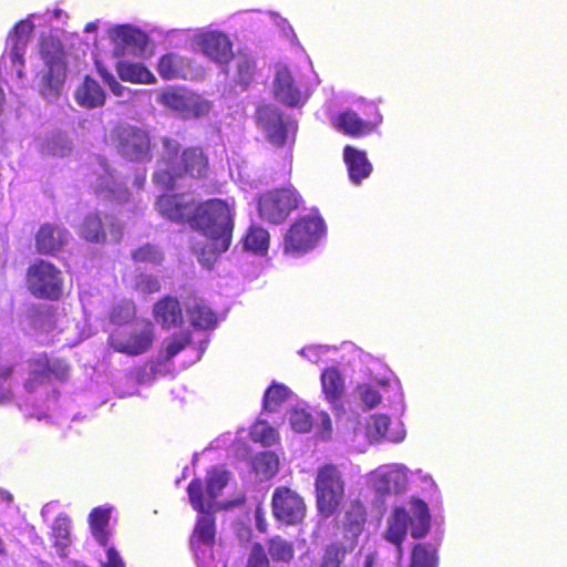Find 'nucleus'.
<instances>
[{
	"label": "nucleus",
	"mask_w": 567,
	"mask_h": 567,
	"mask_svg": "<svg viewBox=\"0 0 567 567\" xmlns=\"http://www.w3.org/2000/svg\"><path fill=\"white\" fill-rule=\"evenodd\" d=\"M194 227L210 240L215 256L227 251L234 230V208L226 200L210 198L197 205Z\"/></svg>",
	"instance_id": "1"
},
{
	"label": "nucleus",
	"mask_w": 567,
	"mask_h": 567,
	"mask_svg": "<svg viewBox=\"0 0 567 567\" xmlns=\"http://www.w3.org/2000/svg\"><path fill=\"white\" fill-rule=\"evenodd\" d=\"M210 173L212 165L207 150L200 145H190L181 151L176 164L157 168L153 174V182L156 186L168 190L176 186L177 179L205 181Z\"/></svg>",
	"instance_id": "2"
},
{
	"label": "nucleus",
	"mask_w": 567,
	"mask_h": 567,
	"mask_svg": "<svg viewBox=\"0 0 567 567\" xmlns=\"http://www.w3.org/2000/svg\"><path fill=\"white\" fill-rule=\"evenodd\" d=\"M413 519L409 512L403 507H395L388 519V527L384 538L396 546L398 557L403 556V542L411 526V536L415 539L423 538L431 529V515L427 504L420 499L411 501Z\"/></svg>",
	"instance_id": "3"
},
{
	"label": "nucleus",
	"mask_w": 567,
	"mask_h": 567,
	"mask_svg": "<svg viewBox=\"0 0 567 567\" xmlns=\"http://www.w3.org/2000/svg\"><path fill=\"white\" fill-rule=\"evenodd\" d=\"M109 143L124 159L133 163L151 162L153 144L150 132L132 124H116L109 133Z\"/></svg>",
	"instance_id": "4"
},
{
	"label": "nucleus",
	"mask_w": 567,
	"mask_h": 567,
	"mask_svg": "<svg viewBox=\"0 0 567 567\" xmlns=\"http://www.w3.org/2000/svg\"><path fill=\"white\" fill-rule=\"evenodd\" d=\"M315 492L321 516L328 518L339 511L344 497V481L337 465L324 464L318 468Z\"/></svg>",
	"instance_id": "5"
},
{
	"label": "nucleus",
	"mask_w": 567,
	"mask_h": 567,
	"mask_svg": "<svg viewBox=\"0 0 567 567\" xmlns=\"http://www.w3.org/2000/svg\"><path fill=\"white\" fill-rule=\"evenodd\" d=\"M25 284L29 292L38 299L56 301L63 296L61 269L44 259H37L28 267Z\"/></svg>",
	"instance_id": "6"
},
{
	"label": "nucleus",
	"mask_w": 567,
	"mask_h": 567,
	"mask_svg": "<svg viewBox=\"0 0 567 567\" xmlns=\"http://www.w3.org/2000/svg\"><path fill=\"white\" fill-rule=\"evenodd\" d=\"M326 226L318 213L299 216L284 236V251L288 255H303L313 249L324 234Z\"/></svg>",
	"instance_id": "7"
},
{
	"label": "nucleus",
	"mask_w": 567,
	"mask_h": 567,
	"mask_svg": "<svg viewBox=\"0 0 567 567\" xmlns=\"http://www.w3.org/2000/svg\"><path fill=\"white\" fill-rule=\"evenodd\" d=\"M187 493L193 508L200 513L189 539L192 549L198 556L199 551L204 549H212L215 545V517L213 514L206 512L204 486L200 478H194L189 482Z\"/></svg>",
	"instance_id": "8"
},
{
	"label": "nucleus",
	"mask_w": 567,
	"mask_h": 567,
	"mask_svg": "<svg viewBox=\"0 0 567 567\" xmlns=\"http://www.w3.org/2000/svg\"><path fill=\"white\" fill-rule=\"evenodd\" d=\"M301 197L296 188L281 187L261 193L257 199L259 218L269 225L284 224L298 209Z\"/></svg>",
	"instance_id": "9"
},
{
	"label": "nucleus",
	"mask_w": 567,
	"mask_h": 567,
	"mask_svg": "<svg viewBox=\"0 0 567 567\" xmlns=\"http://www.w3.org/2000/svg\"><path fill=\"white\" fill-rule=\"evenodd\" d=\"M154 340V324L150 320H141L126 330L112 332L107 342L115 352L137 357L146 353L153 347Z\"/></svg>",
	"instance_id": "10"
},
{
	"label": "nucleus",
	"mask_w": 567,
	"mask_h": 567,
	"mask_svg": "<svg viewBox=\"0 0 567 567\" xmlns=\"http://www.w3.org/2000/svg\"><path fill=\"white\" fill-rule=\"evenodd\" d=\"M28 377L23 388L28 393H34L49 385L52 380L65 381L69 375V365L63 359L42 354L28 360Z\"/></svg>",
	"instance_id": "11"
},
{
	"label": "nucleus",
	"mask_w": 567,
	"mask_h": 567,
	"mask_svg": "<svg viewBox=\"0 0 567 567\" xmlns=\"http://www.w3.org/2000/svg\"><path fill=\"white\" fill-rule=\"evenodd\" d=\"M271 512L278 522L293 526L302 523L307 506L305 499L296 491L287 486H278L272 493Z\"/></svg>",
	"instance_id": "12"
},
{
	"label": "nucleus",
	"mask_w": 567,
	"mask_h": 567,
	"mask_svg": "<svg viewBox=\"0 0 567 567\" xmlns=\"http://www.w3.org/2000/svg\"><path fill=\"white\" fill-rule=\"evenodd\" d=\"M106 229L116 240L121 238L122 227L115 216L91 213L82 220L79 236L92 244H104L107 239Z\"/></svg>",
	"instance_id": "13"
},
{
	"label": "nucleus",
	"mask_w": 567,
	"mask_h": 567,
	"mask_svg": "<svg viewBox=\"0 0 567 567\" xmlns=\"http://www.w3.org/2000/svg\"><path fill=\"white\" fill-rule=\"evenodd\" d=\"M71 234L53 223L42 224L34 235V247L39 255L56 257L70 244Z\"/></svg>",
	"instance_id": "14"
},
{
	"label": "nucleus",
	"mask_w": 567,
	"mask_h": 567,
	"mask_svg": "<svg viewBox=\"0 0 567 567\" xmlns=\"http://www.w3.org/2000/svg\"><path fill=\"white\" fill-rule=\"evenodd\" d=\"M258 126L266 133L267 140L275 146L281 147L287 142L288 127L284 114L274 105L262 104L256 114Z\"/></svg>",
	"instance_id": "15"
},
{
	"label": "nucleus",
	"mask_w": 567,
	"mask_h": 567,
	"mask_svg": "<svg viewBox=\"0 0 567 567\" xmlns=\"http://www.w3.org/2000/svg\"><path fill=\"white\" fill-rule=\"evenodd\" d=\"M156 205L161 215L173 221H195L198 204L193 199L187 200L183 194L161 195Z\"/></svg>",
	"instance_id": "16"
},
{
	"label": "nucleus",
	"mask_w": 567,
	"mask_h": 567,
	"mask_svg": "<svg viewBox=\"0 0 567 567\" xmlns=\"http://www.w3.org/2000/svg\"><path fill=\"white\" fill-rule=\"evenodd\" d=\"M68 64H44V69L38 73L39 92L47 100L60 96L66 80Z\"/></svg>",
	"instance_id": "17"
},
{
	"label": "nucleus",
	"mask_w": 567,
	"mask_h": 567,
	"mask_svg": "<svg viewBox=\"0 0 567 567\" xmlns=\"http://www.w3.org/2000/svg\"><path fill=\"white\" fill-rule=\"evenodd\" d=\"M198 44L204 54L216 63H228L234 55L229 38L221 32L210 31L202 34Z\"/></svg>",
	"instance_id": "18"
},
{
	"label": "nucleus",
	"mask_w": 567,
	"mask_h": 567,
	"mask_svg": "<svg viewBox=\"0 0 567 567\" xmlns=\"http://www.w3.org/2000/svg\"><path fill=\"white\" fill-rule=\"evenodd\" d=\"M380 121L381 116L373 122L361 118L353 110H346L334 117L333 125L344 135L358 138L371 134Z\"/></svg>",
	"instance_id": "19"
},
{
	"label": "nucleus",
	"mask_w": 567,
	"mask_h": 567,
	"mask_svg": "<svg viewBox=\"0 0 567 567\" xmlns=\"http://www.w3.org/2000/svg\"><path fill=\"white\" fill-rule=\"evenodd\" d=\"M372 486L381 497L399 494L405 489V474L395 467L379 468L372 474Z\"/></svg>",
	"instance_id": "20"
},
{
	"label": "nucleus",
	"mask_w": 567,
	"mask_h": 567,
	"mask_svg": "<svg viewBox=\"0 0 567 567\" xmlns=\"http://www.w3.org/2000/svg\"><path fill=\"white\" fill-rule=\"evenodd\" d=\"M34 24L30 20H20L9 33L10 60L13 65H24V53L32 37Z\"/></svg>",
	"instance_id": "21"
},
{
	"label": "nucleus",
	"mask_w": 567,
	"mask_h": 567,
	"mask_svg": "<svg viewBox=\"0 0 567 567\" xmlns=\"http://www.w3.org/2000/svg\"><path fill=\"white\" fill-rule=\"evenodd\" d=\"M153 317L164 329L179 327L184 322L181 303L172 296H165L154 305Z\"/></svg>",
	"instance_id": "22"
},
{
	"label": "nucleus",
	"mask_w": 567,
	"mask_h": 567,
	"mask_svg": "<svg viewBox=\"0 0 567 567\" xmlns=\"http://www.w3.org/2000/svg\"><path fill=\"white\" fill-rule=\"evenodd\" d=\"M275 96L288 106H297L302 99L301 91L296 85L292 74L288 68H280L274 81Z\"/></svg>",
	"instance_id": "23"
},
{
	"label": "nucleus",
	"mask_w": 567,
	"mask_h": 567,
	"mask_svg": "<svg viewBox=\"0 0 567 567\" xmlns=\"http://www.w3.org/2000/svg\"><path fill=\"white\" fill-rule=\"evenodd\" d=\"M343 161L346 163L349 178L354 184H360L368 178L372 172V165L364 152L347 145L343 148Z\"/></svg>",
	"instance_id": "24"
},
{
	"label": "nucleus",
	"mask_w": 567,
	"mask_h": 567,
	"mask_svg": "<svg viewBox=\"0 0 567 567\" xmlns=\"http://www.w3.org/2000/svg\"><path fill=\"white\" fill-rule=\"evenodd\" d=\"M190 61L175 52L162 55L157 63V72L163 80L187 79Z\"/></svg>",
	"instance_id": "25"
},
{
	"label": "nucleus",
	"mask_w": 567,
	"mask_h": 567,
	"mask_svg": "<svg viewBox=\"0 0 567 567\" xmlns=\"http://www.w3.org/2000/svg\"><path fill=\"white\" fill-rule=\"evenodd\" d=\"M74 99L82 107L95 109L105 103V92L95 79L86 75L76 87Z\"/></svg>",
	"instance_id": "26"
},
{
	"label": "nucleus",
	"mask_w": 567,
	"mask_h": 567,
	"mask_svg": "<svg viewBox=\"0 0 567 567\" xmlns=\"http://www.w3.org/2000/svg\"><path fill=\"white\" fill-rule=\"evenodd\" d=\"M228 481V472L220 466H215L207 471L206 483L205 485L203 484L205 507H213L221 491L227 486Z\"/></svg>",
	"instance_id": "27"
},
{
	"label": "nucleus",
	"mask_w": 567,
	"mask_h": 567,
	"mask_svg": "<svg viewBox=\"0 0 567 567\" xmlns=\"http://www.w3.org/2000/svg\"><path fill=\"white\" fill-rule=\"evenodd\" d=\"M322 390L326 399L334 406L342 408L344 382L337 368H328L321 374Z\"/></svg>",
	"instance_id": "28"
},
{
	"label": "nucleus",
	"mask_w": 567,
	"mask_h": 567,
	"mask_svg": "<svg viewBox=\"0 0 567 567\" xmlns=\"http://www.w3.org/2000/svg\"><path fill=\"white\" fill-rule=\"evenodd\" d=\"M187 313L193 327L197 329H212L217 323V316L203 300L194 298L187 303Z\"/></svg>",
	"instance_id": "29"
},
{
	"label": "nucleus",
	"mask_w": 567,
	"mask_h": 567,
	"mask_svg": "<svg viewBox=\"0 0 567 567\" xmlns=\"http://www.w3.org/2000/svg\"><path fill=\"white\" fill-rule=\"evenodd\" d=\"M116 73L122 81L141 84H153L154 74L142 63L121 61L116 64Z\"/></svg>",
	"instance_id": "30"
},
{
	"label": "nucleus",
	"mask_w": 567,
	"mask_h": 567,
	"mask_svg": "<svg viewBox=\"0 0 567 567\" xmlns=\"http://www.w3.org/2000/svg\"><path fill=\"white\" fill-rule=\"evenodd\" d=\"M71 520L65 515H59L54 518L51 527V538L53 547L60 557L68 556V548L71 539Z\"/></svg>",
	"instance_id": "31"
},
{
	"label": "nucleus",
	"mask_w": 567,
	"mask_h": 567,
	"mask_svg": "<svg viewBox=\"0 0 567 567\" xmlns=\"http://www.w3.org/2000/svg\"><path fill=\"white\" fill-rule=\"evenodd\" d=\"M110 34L112 41L123 48L143 49L146 44L145 33L128 24L114 27Z\"/></svg>",
	"instance_id": "32"
},
{
	"label": "nucleus",
	"mask_w": 567,
	"mask_h": 567,
	"mask_svg": "<svg viewBox=\"0 0 567 567\" xmlns=\"http://www.w3.org/2000/svg\"><path fill=\"white\" fill-rule=\"evenodd\" d=\"M391 420L385 414H373L369 419L367 425V434L373 441H380L382 439L390 442H400L404 437V433L390 434L389 427Z\"/></svg>",
	"instance_id": "33"
},
{
	"label": "nucleus",
	"mask_w": 567,
	"mask_h": 567,
	"mask_svg": "<svg viewBox=\"0 0 567 567\" xmlns=\"http://www.w3.org/2000/svg\"><path fill=\"white\" fill-rule=\"evenodd\" d=\"M39 52L43 64L66 63L63 44L59 38L52 34L42 37Z\"/></svg>",
	"instance_id": "34"
},
{
	"label": "nucleus",
	"mask_w": 567,
	"mask_h": 567,
	"mask_svg": "<svg viewBox=\"0 0 567 567\" xmlns=\"http://www.w3.org/2000/svg\"><path fill=\"white\" fill-rule=\"evenodd\" d=\"M109 522L110 509L107 508L95 507L89 515L91 533L101 546H106L110 539Z\"/></svg>",
	"instance_id": "35"
},
{
	"label": "nucleus",
	"mask_w": 567,
	"mask_h": 567,
	"mask_svg": "<svg viewBox=\"0 0 567 567\" xmlns=\"http://www.w3.org/2000/svg\"><path fill=\"white\" fill-rule=\"evenodd\" d=\"M437 547L432 543H416L411 550L409 567H439Z\"/></svg>",
	"instance_id": "36"
},
{
	"label": "nucleus",
	"mask_w": 567,
	"mask_h": 567,
	"mask_svg": "<svg viewBox=\"0 0 567 567\" xmlns=\"http://www.w3.org/2000/svg\"><path fill=\"white\" fill-rule=\"evenodd\" d=\"M280 468L279 457L275 452L265 451L252 458V470L261 480L272 478Z\"/></svg>",
	"instance_id": "37"
},
{
	"label": "nucleus",
	"mask_w": 567,
	"mask_h": 567,
	"mask_svg": "<svg viewBox=\"0 0 567 567\" xmlns=\"http://www.w3.org/2000/svg\"><path fill=\"white\" fill-rule=\"evenodd\" d=\"M269 233L265 228L260 226H251L244 237L243 243L246 250L265 255L269 248Z\"/></svg>",
	"instance_id": "38"
},
{
	"label": "nucleus",
	"mask_w": 567,
	"mask_h": 567,
	"mask_svg": "<svg viewBox=\"0 0 567 567\" xmlns=\"http://www.w3.org/2000/svg\"><path fill=\"white\" fill-rule=\"evenodd\" d=\"M268 553L274 561L290 563L295 557V545L279 535L267 540Z\"/></svg>",
	"instance_id": "39"
},
{
	"label": "nucleus",
	"mask_w": 567,
	"mask_h": 567,
	"mask_svg": "<svg viewBox=\"0 0 567 567\" xmlns=\"http://www.w3.org/2000/svg\"><path fill=\"white\" fill-rule=\"evenodd\" d=\"M159 103L174 111H186L190 107V97L182 89H168L161 93Z\"/></svg>",
	"instance_id": "40"
},
{
	"label": "nucleus",
	"mask_w": 567,
	"mask_h": 567,
	"mask_svg": "<svg viewBox=\"0 0 567 567\" xmlns=\"http://www.w3.org/2000/svg\"><path fill=\"white\" fill-rule=\"evenodd\" d=\"M347 549L341 543H331L323 547L319 567H341Z\"/></svg>",
	"instance_id": "41"
},
{
	"label": "nucleus",
	"mask_w": 567,
	"mask_h": 567,
	"mask_svg": "<svg viewBox=\"0 0 567 567\" xmlns=\"http://www.w3.org/2000/svg\"><path fill=\"white\" fill-rule=\"evenodd\" d=\"M365 508L360 502H354L347 509L344 526L352 534H359L365 523Z\"/></svg>",
	"instance_id": "42"
},
{
	"label": "nucleus",
	"mask_w": 567,
	"mask_h": 567,
	"mask_svg": "<svg viewBox=\"0 0 567 567\" xmlns=\"http://www.w3.org/2000/svg\"><path fill=\"white\" fill-rule=\"evenodd\" d=\"M251 440L264 446H271L279 441L278 432L267 422H257L250 432Z\"/></svg>",
	"instance_id": "43"
},
{
	"label": "nucleus",
	"mask_w": 567,
	"mask_h": 567,
	"mask_svg": "<svg viewBox=\"0 0 567 567\" xmlns=\"http://www.w3.org/2000/svg\"><path fill=\"white\" fill-rule=\"evenodd\" d=\"M131 257L135 262H150L159 265L164 255L162 250L152 244H145L131 252Z\"/></svg>",
	"instance_id": "44"
},
{
	"label": "nucleus",
	"mask_w": 567,
	"mask_h": 567,
	"mask_svg": "<svg viewBox=\"0 0 567 567\" xmlns=\"http://www.w3.org/2000/svg\"><path fill=\"white\" fill-rule=\"evenodd\" d=\"M192 342L189 332L175 333L166 340L165 344V360H171L179 352H182Z\"/></svg>",
	"instance_id": "45"
},
{
	"label": "nucleus",
	"mask_w": 567,
	"mask_h": 567,
	"mask_svg": "<svg viewBox=\"0 0 567 567\" xmlns=\"http://www.w3.org/2000/svg\"><path fill=\"white\" fill-rule=\"evenodd\" d=\"M289 396V389L284 384L270 385L264 395V408L274 411Z\"/></svg>",
	"instance_id": "46"
},
{
	"label": "nucleus",
	"mask_w": 567,
	"mask_h": 567,
	"mask_svg": "<svg viewBox=\"0 0 567 567\" xmlns=\"http://www.w3.org/2000/svg\"><path fill=\"white\" fill-rule=\"evenodd\" d=\"M291 427L298 433H307L312 427V417L303 409H293L289 415Z\"/></svg>",
	"instance_id": "47"
},
{
	"label": "nucleus",
	"mask_w": 567,
	"mask_h": 567,
	"mask_svg": "<svg viewBox=\"0 0 567 567\" xmlns=\"http://www.w3.org/2000/svg\"><path fill=\"white\" fill-rule=\"evenodd\" d=\"M134 316V306L130 301H124L112 307L110 311V321L113 324H124Z\"/></svg>",
	"instance_id": "48"
},
{
	"label": "nucleus",
	"mask_w": 567,
	"mask_h": 567,
	"mask_svg": "<svg viewBox=\"0 0 567 567\" xmlns=\"http://www.w3.org/2000/svg\"><path fill=\"white\" fill-rule=\"evenodd\" d=\"M236 71L237 81L246 87L252 80L255 62L246 55L238 56L236 58Z\"/></svg>",
	"instance_id": "49"
},
{
	"label": "nucleus",
	"mask_w": 567,
	"mask_h": 567,
	"mask_svg": "<svg viewBox=\"0 0 567 567\" xmlns=\"http://www.w3.org/2000/svg\"><path fill=\"white\" fill-rule=\"evenodd\" d=\"M245 567H270V560L261 543L252 544Z\"/></svg>",
	"instance_id": "50"
},
{
	"label": "nucleus",
	"mask_w": 567,
	"mask_h": 567,
	"mask_svg": "<svg viewBox=\"0 0 567 567\" xmlns=\"http://www.w3.org/2000/svg\"><path fill=\"white\" fill-rule=\"evenodd\" d=\"M360 399L367 410L377 408L382 400L380 392L370 384L358 385Z\"/></svg>",
	"instance_id": "51"
},
{
	"label": "nucleus",
	"mask_w": 567,
	"mask_h": 567,
	"mask_svg": "<svg viewBox=\"0 0 567 567\" xmlns=\"http://www.w3.org/2000/svg\"><path fill=\"white\" fill-rule=\"evenodd\" d=\"M135 287L143 295H152L161 290V282L154 276L141 275L137 277Z\"/></svg>",
	"instance_id": "52"
},
{
	"label": "nucleus",
	"mask_w": 567,
	"mask_h": 567,
	"mask_svg": "<svg viewBox=\"0 0 567 567\" xmlns=\"http://www.w3.org/2000/svg\"><path fill=\"white\" fill-rule=\"evenodd\" d=\"M162 146L164 148V155L162 161H165L166 164H169L172 157L176 156L179 153V143L169 136H163L161 138Z\"/></svg>",
	"instance_id": "53"
},
{
	"label": "nucleus",
	"mask_w": 567,
	"mask_h": 567,
	"mask_svg": "<svg viewBox=\"0 0 567 567\" xmlns=\"http://www.w3.org/2000/svg\"><path fill=\"white\" fill-rule=\"evenodd\" d=\"M106 556L107 561L104 564V567H125L123 559L113 547L107 548Z\"/></svg>",
	"instance_id": "54"
},
{
	"label": "nucleus",
	"mask_w": 567,
	"mask_h": 567,
	"mask_svg": "<svg viewBox=\"0 0 567 567\" xmlns=\"http://www.w3.org/2000/svg\"><path fill=\"white\" fill-rule=\"evenodd\" d=\"M236 535L240 544L246 545L251 540L252 529L247 526H240L237 528Z\"/></svg>",
	"instance_id": "55"
},
{
	"label": "nucleus",
	"mask_w": 567,
	"mask_h": 567,
	"mask_svg": "<svg viewBox=\"0 0 567 567\" xmlns=\"http://www.w3.org/2000/svg\"><path fill=\"white\" fill-rule=\"evenodd\" d=\"M109 80L111 81L109 84L110 90L116 96H122L124 94L125 87L114 76H109Z\"/></svg>",
	"instance_id": "56"
},
{
	"label": "nucleus",
	"mask_w": 567,
	"mask_h": 567,
	"mask_svg": "<svg viewBox=\"0 0 567 567\" xmlns=\"http://www.w3.org/2000/svg\"><path fill=\"white\" fill-rule=\"evenodd\" d=\"M256 518H257V528H258V530L261 532V533L266 532V525H265L262 518L260 517L258 511L256 513Z\"/></svg>",
	"instance_id": "57"
},
{
	"label": "nucleus",
	"mask_w": 567,
	"mask_h": 567,
	"mask_svg": "<svg viewBox=\"0 0 567 567\" xmlns=\"http://www.w3.org/2000/svg\"><path fill=\"white\" fill-rule=\"evenodd\" d=\"M99 73L100 75L102 76L103 81L109 85L110 84V80H109V76H113L110 72H107L105 69H99Z\"/></svg>",
	"instance_id": "58"
},
{
	"label": "nucleus",
	"mask_w": 567,
	"mask_h": 567,
	"mask_svg": "<svg viewBox=\"0 0 567 567\" xmlns=\"http://www.w3.org/2000/svg\"><path fill=\"white\" fill-rule=\"evenodd\" d=\"M363 567H374V556H373V554H369L367 556Z\"/></svg>",
	"instance_id": "59"
},
{
	"label": "nucleus",
	"mask_w": 567,
	"mask_h": 567,
	"mask_svg": "<svg viewBox=\"0 0 567 567\" xmlns=\"http://www.w3.org/2000/svg\"><path fill=\"white\" fill-rule=\"evenodd\" d=\"M0 494H1V497H2L4 501H7L8 503L12 502V495H11L9 492H7V491H1V492H0Z\"/></svg>",
	"instance_id": "60"
},
{
	"label": "nucleus",
	"mask_w": 567,
	"mask_h": 567,
	"mask_svg": "<svg viewBox=\"0 0 567 567\" xmlns=\"http://www.w3.org/2000/svg\"><path fill=\"white\" fill-rule=\"evenodd\" d=\"M4 101H6V96H4L3 90L0 87V113L2 112Z\"/></svg>",
	"instance_id": "61"
},
{
	"label": "nucleus",
	"mask_w": 567,
	"mask_h": 567,
	"mask_svg": "<svg viewBox=\"0 0 567 567\" xmlns=\"http://www.w3.org/2000/svg\"><path fill=\"white\" fill-rule=\"evenodd\" d=\"M7 548L3 539L0 537V556L6 555Z\"/></svg>",
	"instance_id": "62"
},
{
	"label": "nucleus",
	"mask_w": 567,
	"mask_h": 567,
	"mask_svg": "<svg viewBox=\"0 0 567 567\" xmlns=\"http://www.w3.org/2000/svg\"><path fill=\"white\" fill-rule=\"evenodd\" d=\"M128 196H130L128 190L126 188H124L122 190V196L120 198L126 200L128 198Z\"/></svg>",
	"instance_id": "63"
},
{
	"label": "nucleus",
	"mask_w": 567,
	"mask_h": 567,
	"mask_svg": "<svg viewBox=\"0 0 567 567\" xmlns=\"http://www.w3.org/2000/svg\"><path fill=\"white\" fill-rule=\"evenodd\" d=\"M145 182V176H142L141 178H137L138 187H142Z\"/></svg>",
	"instance_id": "64"
}]
</instances>
